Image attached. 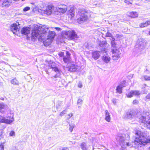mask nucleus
<instances>
[{"label": "nucleus", "mask_w": 150, "mask_h": 150, "mask_svg": "<svg viewBox=\"0 0 150 150\" xmlns=\"http://www.w3.org/2000/svg\"><path fill=\"white\" fill-rule=\"evenodd\" d=\"M49 28L46 26L43 27L37 26L32 30V37L38 38L39 41H43L45 46L49 45L55 36V32L49 30Z\"/></svg>", "instance_id": "1"}, {"label": "nucleus", "mask_w": 150, "mask_h": 150, "mask_svg": "<svg viewBox=\"0 0 150 150\" xmlns=\"http://www.w3.org/2000/svg\"><path fill=\"white\" fill-rule=\"evenodd\" d=\"M33 5L32 7L33 10L34 11H36L38 9H40L42 11V12H43L44 14L47 15H50L52 12L53 8H54V6L52 5L48 6L46 8L45 10H44L42 9L44 8V5L42 4H40L38 5H36L34 3H31Z\"/></svg>", "instance_id": "2"}, {"label": "nucleus", "mask_w": 150, "mask_h": 150, "mask_svg": "<svg viewBox=\"0 0 150 150\" xmlns=\"http://www.w3.org/2000/svg\"><path fill=\"white\" fill-rule=\"evenodd\" d=\"M123 117L125 118L131 119L134 117H139V119L141 117V112L140 110H136L135 112L131 111L125 113L123 115Z\"/></svg>", "instance_id": "3"}, {"label": "nucleus", "mask_w": 150, "mask_h": 150, "mask_svg": "<svg viewBox=\"0 0 150 150\" xmlns=\"http://www.w3.org/2000/svg\"><path fill=\"white\" fill-rule=\"evenodd\" d=\"M116 139L119 142L122 148H125L126 146L132 147L133 146L132 144L127 142L126 138L123 137H117Z\"/></svg>", "instance_id": "4"}, {"label": "nucleus", "mask_w": 150, "mask_h": 150, "mask_svg": "<svg viewBox=\"0 0 150 150\" xmlns=\"http://www.w3.org/2000/svg\"><path fill=\"white\" fill-rule=\"evenodd\" d=\"M136 135L134 143L136 145L135 148L139 149L141 148V131H137L135 132Z\"/></svg>", "instance_id": "5"}, {"label": "nucleus", "mask_w": 150, "mask_h": 150, "mask_svg": "<svg viewBox=\"0 0 150 150\" xmlns=\"http://www.w3.org/2000/svg\"><path fill=\"white\" fill-rule=\"evenodd\" d=\"M146 115L147 117L142 116L141 117V122L145 127L148 128H150V116L149 112H146Z\"/></svg>", "instance_id": "6"}, {"label": "nucleus", "mask_w": 150, "mask_h": 150, "mask_svg": "<svg viewBox=\"0 0 150 150\" xmlns=\"http://www.w3.org/2000/svg\"><path fill=\"white\" fill-rule=\"evenodd\" d=\"M64 34L69 37L71 40H74L78 38L77 34L75 31L71 29L69 30L65 31Z\"/></svg>", "instance_id": "7"}, {"label": "nucleus", "mask_w": 150, "mask_h": 150, "mask_svg": "<svg viewBox=\"0 0 150 150\" xmlns=\"http://www.w3.org/2000/svg\"><path fill=\"white\" fill-rule=\"evenodd\" d=\"M112 57L113 60H117L120 57V51L117 48L112 49Z\"/></svg>", "instance_id": "8"}, {"label": "nucleus", "mask_w": 150, "mask_h": 150, "mask_svg": "<svg viewBox=\"0 0 150 150\" xmlns=\"http://www.w3.org/2000/svg\"><path fill=\"white\" fill-rule=\"evenodd\" d=\"M19 25L18 23H13L11 25L10 27L11 30L14 33L18 35L17 33L19 32V30L17 27L18 25Z\"/></svg>", "instance_id": "9"}, {"label": "nucleus", "mask_w": 150, "mask_h": 150, "mask_svg": "<svg viewBox=\"0 0 150 150\" xmlns=\"http://www.w3.org/2000/svg\"><path fill=\"white\" fill-rule=\"evenodd\" d=\"M140 95V93L139 91L137 90L131 91H129L128 93L126 94L127 97L130 98L133 96H138Z\"/></svg>", "instance_id": "10"}, {"label": "nucleus", "mask_w": 150, "mask_h": 150, "mask_svg": "<svg viewBox=\"0 0 150 150\" xmlns=\"http://www.w3.org/2000/svg\"><path fill=\"white\" fill-rule=\"evenodd\" d=\"M150 142V139L146 135H143L141 134V145H144L147 144V143Z\"/></svg>", "instance_id": "11"}, {"label": "nucleus", "mask_w": 150, "mask_h": 150, "mask_svg": "<svg viewBox=\"0 0 150 150\" xmlns=\"http://www.w3.org/2000/svg\"><path fill=\"white\" fill-rule=\"evenodd\" d=\"M14 119L13 118L11 120L6 119L4 117V116H2L0 115V122L6 123L7 124H10L13 121Z\"/></svg>", "instance_id": "12"}, {"label": "nucleus", "mask_w": 150, "mask_h": 150, "mask_svg": "<svg viewBox=\"0 0 150 150\" xmlns=\"http://www.w3.org/2000/svg\"><path fill=\"white\" fill-rule=\"evenodd\" d=\"M75 11L74 9L73 8H70V10H69L67 12V16L68 18L72 19L74 18L75 16Z\"/></svg>", "instance_id": "13"}, {"label": "nucleus", "mask_w": 150, "mask_h": 150, "mask_svg": "<svg viewBox=\"0 0 150 150\" xmlns=\"http://www.w3.org/2000/svg\"><path fill=\"white\" fill-rule=\"evenodd\" d=\"M48 69H52L56 72L58 71L59 70L57 67L56 64L54 62H51L49 64Z\"/></svg>", "instance_id": "14"}, {"label": "nucleus", "mask_w": 150, "mask_h": 150, "mask_svg": "<svg viewBox=\"0 0 150 150\" xmlns=\"http://www.w3.org/2000/svg\"><path fill=\"white\" fill-rule=\"evenodd\" d=\"M30 28L28 27H24L22 29L21 33L23 35H27L30 32Z\"/></svg>", "instance_id": "15"}, {"label": "nucleus", "mask_w": 150, "mask_h": 150, "mask_svg": "<svg viewBox=\"0 0 150 150\" xmlns=\"http://www.w3.org/2000/svg\"><path fill=\"white\" fill-rule=\"evenodd\" d=\"M12 0H4L3 4H2V6L5 7H8L12 3ZM13 0L15 1H19V0Z\"/></svg>", "instance_id": "16"}, {"label": "nucleus", "mask_w": 150, "mask_h": 150, "mask_svg": "<svg viewBox=\"0 0 150 150\" xmlns=\"http://www.w3.org/2000/svg\"><path fill=\"white\" fill-rule=\"evenodd\" d=\"M100 52L98 51H96L92 53V57L95 60H97L99 57L100 54Z\"/></svg>", "instance_id": "17"}, {"label": "nucleus", "mask_w": 150, "mask_h": 150, "mask_svg": "<svg viewBox=\"0 0 150 150\" xmlns=\"http://www.w3.org/2000/svg\"><path fill=\"white\" fill-rule=\"evenodd\" d=\"M67 10V6L65 5H63L62 7H58L57 10L59 12L64 13L66 12Z\"/></svg>", "instance_id": "18"}, {"label": "nucleus", "mask_w": 150, "mask_h": 150, "mask_svg": "<svg viewBox=\"0 0 150 150\" xmlns=\"http://www.w3.org/2000/svg\"><path fill=\"white\" fill-rule=\"evenodd\" d=\"M66 54H67V57H66V56L64 57L63 58V59L64 62L65 63H68L70 62V54L68 52H67Z\"/></svg>", "instance_id": "19"}, {"label": "nucleus", "mask_w": 150, "mask_h": 150, "mask_svg": "<svg viewBox=\"0 0 150 150\" xmlns=\"http://www.w3.org/2000/svg\"><path fill=\"white\" fill-rule=\"evenodd\" d=\"M88 13L85 11H82L81 12L80 17L78 19H88Z\"/></svg>", "instance_id": "20"}, {"label": "nucleus", "mask_w": 150, "mask_h": 150, "mask_svg": "<svg viewBox=\"0 0 150 150\" xmlns=\"http://www.w3.org/2000/svg\"><path fill=\"white\" fill-rule=\"evenodd\" d=\"M105 120L108 122H109L110 121L111 118L110 113L107 110L105 111Z\"/></svg>", "instance_id": "21"}, {"label": "nucleus", "mask_w": 150, "mask_h": 150, "mask_svg": "<svg viewBox=\"0 0 150 150\" xmlns=\"http://www.w3.org/2000/svg\"><path fill=\"white\" fill-rule=\"evenodd\" d=\"M7 106L6 104H4L3 103H0V112L1 113H4L5 111V109Z\"/></svg>", "instance_id": "22"}, {"label": "nucleus", "mask_w": 150, "mask_h": 150, "mask_svg": "<svg viewBox=\"0 0 150 150\" xmlns=\"http://www.w3.org/2000/svg\"><path fill=\"white\" fill-rule=\"evenodd\" d=\"M103 60L106 63H108L110 60V58L109 56L104 55L102 57Z\"/></svg>", "instance_id": "23"}, {"label": "nucleus", "mask_w": 150, "mask_h": 150, "mask_svg": "<svg viewBox=\"0 0 150 150\" xmlns=\"http://www.w3.org/2000/svg\"><path fill=\"white\" fill-rule=\"evenodd\" d=\"M77 69V67L74 65H72L68 68V71L70 72H75Z\"/></svg>", "instance_id": "24"}, {"label": "nucleus", "mask_w": 150, "mask_h": 150, "mask_svg": "<svg viewBox=\"0 0 150 150\" xmlns=\"http://www.w3.org/2000/svg\"><path fill=\"white\" fill-rule=\"evenodd\" d=\"M122 87L121 85H119L116 88V92L119 94H121L122 93Z\"/></svg>", "instance_id": "25"}, {"label": "nucleus", "mask_w": 150, "mask_h": 150, "mask_svg": "<svg viewBox=\"0 0 150 150\" xmlns=\"http://www.w3.org/2000/svg\"><path fill=\"white\" fill-rule=\"evenodd\" d=\"M63 105V103L61 101H58L55 107L57 110H58Z\"/></svg>", "instance_id": "26"}, {"label": "nucleus", "mask_w": 150, "mask_h": 150, "mask_svg": "<svg viewBox=\"0 0 150 150\" xmlns=\"http://www.w3.org/2000/svg\"><path fill=\"white\" fill-rule=\"evenodd\" d=\"M115 38H114L112 37V40L111 41V44L112 47V49L117 48L116 47V44L115 41Z\"/></svg>", "instance_id": "27"}, {"label": "nucleus", "mask_w": 150, "mask_h": 150, "mask_svg": "<svg viewBox=\"0 0 150 150\" xmlns=\"http://www.w3.org/2000/svg\"><path fill=\"white\" fill-rule=\"evenodd\" d=\"M129 16L132 18H135L137 17L138 14L136 12H132L130 13Z\"/></svg>", "instance_id": "28"}, {"label": "nucleus", "mask_w": 150, "mask_h": 150, "mask_svg": "<svg viewBox=\"0 0 150 150\" xmlns=\"http://www.w3.org/2000/svg\"><path fill=\"white\" fill-rule=\"evenodd\" d=\"M11 82L12 84L13 85H19L18 81L15 78L11 80Z\"/></svg>", "instance_id": "29"}, {"label": "nucleus", "mask_w": 150, "mask_h": 150, "mask_svg": "<svg viewBox=\"0 0 150 150\" xmlns=\"http://www.w3.org/2000/svg\"><path fill=\"white\" fill-rule=\"evenodd\" d=\"M80 147L82 150H87L86 143L85 142L82 143L80 145Z\"/></svg>", "instance_id": "30"}, {"label": "nucleus", "mask_w": 150, "mask_h": 150, "mask_svg": "<svg viewBox=\"0 0 150 150\" xmlns=\"http://www.w3.org/2000/svg\"><path fill=\"white\" fill-rule=\"evenodd\" d=\"M149 25H150V21H148L144 23H141V28L146 27Z\"/></svg>", "instance_id": "31"}, {"label": "nucleus", "mask_w": 150, "mask_h": 150, "mask_svg": "<svg viewBox=\"0 0 150 150\" xmlns=\"http://www.w3.org/2000/svg\"><path fill=\"white\" fill-rule=\"evenodd\" d=\"M76 21L79 24H81L85 22L86 19H76Z\"/></svg>", "instance_id": "32"}, {"label": "nucleus", "mask_w": 150, "mask_h": 150, "mask_svg": "<svg viewBox=\"0 0 150 150\" xmlns=\"http://www.w3.org/2000/svg\"><path fill=\"white\" fill-rule=\"evenodd\" d=\"M69 130L71 132L73 131L74 127V125L73 124H69Z\"/></svg>", "instance_id": "33"}, {"label": "nucleus", "mask_w": 150, "mask_h": 150, "mask_svg": "<svg viewBox=\"0 0 150 150\" xmlns=\"http://www.w3.org/2000/svg\"><path fill=\"white\" fill-rule=\"evenodd\" d=\"M141 45H142L144 48H145L146 46V41L144 40H143L142 41Z\"/></svg>", "instance_id": "34"}, {"label": "nucleus", "mask_w": 150, "mask_h": 150, "mask_svg": "<svg viewBox=\"0 0 150 150\" xmlns=\"http://www.w3.org/2000/svg\"><path fill=\"white\" fill-rule=\"evenodd\" d=\"M56 73L57 74L53 76L55 78L59 77L60 75V72L59 70L58 71H57V72Z\"/></svg>", "instance_id": "35"}, {"label": "nucleus", "mask_w": 150, "mask_h": 150, "mask_svg": "<svg viewBox=\"0 0 150 150\" xmlns=\"http://www.w3.org/2000/svg\"><path fill=\"white\" fill-rule=\"evenodd\" d=\"M67 112V110H64L61 112L59 114V115L62 117L65 114H66Z\"/></svg>", "instance_id": "36"}, {"label": "nucleus", "mask_w": 150, "mask_h": 150, "mask_svg": "<svg viewBox=\"0 0 150 150\" xmlns=\"http://www.w3.org/2000/svg\"><path fill=\"white\" fill-rule=\"evenodd\" d=\"M83 100L81 99L80 98L78 99L77 102V103L78 105H81L82 103Z\"/></svg>", "instance_id": "37"}, {"label": "nucleus", "mask_w": 150, "mask_h": 150, "mask_svg": "<svg viewBox=\"0 0 150 150\" xmlns=\"http://www.w3.org/2000/svg\"><path fill=\"white\" fill-rule=\"evenodd\" d=\"M144 78L146 80L150 81V76H144Z\"/></svg>", "instance_id": "38"}, {"label": "nucleus", "mask_w": 150, "mask_h": 150, "mask_svg": "<svg viewBox=\"0 0 150 150\" xmlns=\"http://www.w3.org/2000/svg\"><path fill=\"white\" fill-rule=\"evenodd\" d=\"M30 9V8L29 7L26 6L23 9V11L24 12H26L27 11L29 10Z\"/></svg>", "instance_id": "39"}, {"label": "nucleus", "mask_w": 150, "mask_h": 150, "mask_svg": "<svg viewBox=\"0 0 150 150\" xmlns=\"http://www.w3.org/2000/svg\"><path fill=\"white\" fill-rule=\"evenodd\" d=\"M112 34L110 33L108 31L106 34V37H111L112 36Z\"/></svg>", "instance_id": "40"}, {"label": "nucleus", "mask_w": 150, "mask_h": 150, "mask_svg": "<svg viewBox=\"0 0 150 150\" xmlns=\"http://www.w3.org/2000/svg\"><path fill=\"white\" fill-rule=\"evenodd\" d=\"M0 150H4V145L3 143H1L0 144Z\"/></svg>", "instance_id": "41"}, {"label": "nucleus", "mask_w": 150, "mask_h": 150, "mask_svg": "<svg viewBox=\"0 0 150 150\" xmlns=\"http://www.w3.org/2000/svg\"><path fill=\"white\" fill-rule=\"evenodd\" d=\"M15 132L13 131H11L9 133L10 136H14L15 135Z\"/></svg>", "instance_id": "42"}, {"label": "nucleus", "mask_w": 150, "mask_h": 150, "mask_svg": "<svg viewBox=\"0 0 150 150\" xmlns=\"http://www.w3.org/2000/svg\"><path fill=\"white\" fill-rule=\"evenodd\" d=\"M112 101L114 105H116L117 103V100L116 99L113 98L112 100Z\"/></svg>", "instance_id": "43"}, {"label": "nucleus", "mask_w": 150, "mask_h": 150, "mask_svg": "<svg viewBox=\"0 0 150 150\" xmlns=\"http://www.w3.org/2000/svg\"><path fill=\"white\" fill-rule=\"evenodd\" d=\"M139 103V101L137 100H134L133 101V104H137Z\"/></svg>", "instance_id": "44"}, {"label": "nucleus", "mask_w": 150, "mask_h": 150, "mask_svg": "<svg viewBox=\"0 0 150 150\" xmlns=\"http://www.w3.org/2000/svg\"><path fill=\"white\" fill-rule=\"evenodd\" d=\"M139 42V41L138 40H137V43H136V44H138L137 45H135V46L136 47H140L141 46V44H139V43H138Z\"/></svg>", "instance_id": "45"}, {"label": "nucleus", "mask_w": 150, "mask_h": 150, "mask_svg": "<svg viewBox=\"0 0 150 150\" xmlns=\"http://www.w3.org/2000/svg\"><path fill=\"white\" fill-rule=\"evenodd\" d=\"M105 42H100V46H103V45H104L105 44Z\"/></svg>", "instance_id": "46"}, {"label": "nucleus", "mask_w": 150, "mask_h": 150, "mask_svg": "<svg viewBox=\"0 0 150 150\" xmlns=\"http://www.w3.org/2000/svg\"><path fill=\"white\" fill-rule=\"evenodd\" d=\"M59 55L60 57H62L64 56V53L62 52H61L59 54Z\"/></svg>", "instance_id": "47"}, {"label": "nucleus", "mask_w": 150, "mask_h": 150, "mask_svg": "<svg viewBox=\"0 0 150 150\" xmlns=\"http://www.w3.org/2000/svg\"><path fill=\"white\" fill-rule=\"evenodd\" d=\"M68 116H69V117L68 118V120H69L71 117L73 116V114L72 113H71L70 114H68Z\"/></svg>", "instance_id": "48"}, {"label": "nucleus", "mask_w": 150, "mask_h": 150, "mask_svg": "<svg viewBox=\"0 0 150 150\" xmlns=\"http://www.w3.org/2000/svg\"><path fill=\"white\" fill-rule=\"evenodd\" d=\"M146 98L147 99H150V93H149V94H148L146 96Z\"/></svg>", "instance_id": "49"}, {"label": "nucleus", "mask_w": 150, "mask_h": 150, "mask_svg": "<svg viewBox=\"0 0 150 150\" xmlns=\"http://www.w3.org/2000/svg\"><path fill=\"white\" fill-rule=\"evenodd\" d=\"M78 87H79V88H81L82 87V85L81 84V83H79V84H78Z\"/></svg>", "instance_id": "50"}, {"label": "nucleus", "mask_w": 150, "mask_h": 150, "mask_svg": "<svg viewBox=\"0 0 150 150\" xmlns=\"http://www.w3.org/2000/svg\"><path fill=\"white\" fill-rule=\"evenodd\" d=\"M145 72L147 74H150V72L148 70H147V69H146L145 71Z\"/></svg>", "instance_id": "51"}, {"label": "nucleus", "mask_w": 150, "mask_h": 150, "mask_svg": "<svg viewBox=\"0 0 150 150\" xmlns=\"http://www.w3.org/2000/svg\"><path fill=\"white\" fill-rule=\"evenodd\" d=\"M145 72L147 74H150V72L148 70H147V69H146L145 71Z\"/></svg>", "instance_id": "52"}, {"label": "nucleus", "mask_w": 150, "mask_h": 150, "mask_svg": "<svg viewBox=\"0 0 150 150\" xmlns=\"http://www.w3.org/2000/svg\"><path fill=\"white\" fill-rule=\"evenodd\" d=\"M55 28L57 30H61V28H59L56 27Z\"/></svg>", "instance_id": "53"}, {"label": "nucleus", "mask_w": 150, "mask_h": 150, "mask_svg": "<svg viewBox=\"0 0 150 150\" xmlns=\"http://www.w3.org/2000/svg\"><path fill=\"white\" fill-rule=\"evenodd\" d=\"M62 150H69V149L68 148H63L62 149Z\"/></svg>", "instance_id": "54"}, {"label": "nucleus", "mask_w": 150, "mask_h": 150, "mask_svg": "<svg viewBox=\"0 0 150 150\" xmlns=\"http://www.w3.org/2000/svg\"><path fill=\"white\" fill-rule=\"evenodd\" d=\"M1 137H2V135L1 134V135H0V138H1Z\"/></svg>", "instance_id": "55"}, {"label": "nucleus", "mask_w": 150, "mask_h": 150, "mask_svg": "<svg viewBox=\"0 0 150 150\" xmlns=\"http://www.w3.org/2000/svg\"><path fill=\"white\" fill-rule=\"evenodd\" d=\"M149 34L150 35V30L149 31Z\"/></svg>", "instance_id": "56"}, {"label": "nucleus", "mask_w": 150, "mask_h": 150, "mask_svg": "<svg viewBox=\"0 0 150 150\" xmlns=\"http://www.w3.org/2000/svg\"><path fill=\"white\" fill-rule=\"evenodd\" d=\"M139 26L141 27V25H139Z\"/></svg>", "instance_id": "57"}]
</instances>
